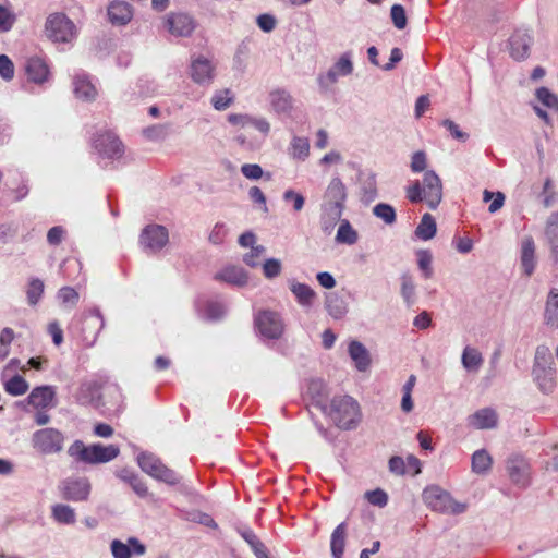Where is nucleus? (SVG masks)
Returning <instances> with one entry per match:
<instances>
[{
    "label": "nucleus",
    "instance_id": "f257e3e1",
    "mask_svg": "<svg viewBox=\"0 0 558 558\" xmlns=\"http://www.w3.org/2000/svg\"><path fill=\"white\" fill-rule=\"evenodd\" d=\"M68 453L78 462L98 464L116 459L120 453V449L114 445L94 444L85 446L83 441L75 440L69 447Z\"/></svg>",
    "mask_w": 558,
    "mask_h": 558
},
{
    "label": "nucleus",
    "instance_id": "f03ea898",
    "mask_svg": "<svg viewBox=\"0 0 558 558\" xmlns=\"http://www.w3.org/2000/svg\"><path fill=\"white\" fill-rule=\"evenodd\" d=\"M329 416L342 429H351L361 420L359 403L349 396L333 397L330 402Z\"/></svg>",
    "mask_w": 558,
    "mask_h": 558
},
{
    "label": "nucleus",
    "instance_id": "7ed1b4c3",
    "mask_svg": "<svg viewBox=\"0 0 558 558\" xmlns=\"http://www.w3.org/2000/svg\"><path fill=\"white\" fill-rule=\"evenodd\" d=\"M532 376L541 392L544 395L554 392L557 381L551 351H536Z\"/></svg>",
    "mask_w": 558,
    "mask_h": 558
},
{
    "label": "nucleus",
    "instance_id": "20e7f679",
    "mask_svg": "<svg viewBox=\"0 0 558 558\" xmlns=\"http://www.w3.org/2000/svg\"><path fill=\"white\" fill-rule=\"evenodd\" d=\"M45 34L53 43H71L76 37L75 24L64 13H51L45 22Z\"/></svg>",
    "mask_w": 558,
    "mask_h": 558
},
{
    "label": "nucleus",
    "instance_id": "39448f33",
    "mask_svg": "<svg viewBox=\"0 0 558 558\" xmlns=\"http://www.w3.org/2000/svg\"><path fill=\"white\" fill-rule=\"evenodd\" d=\"M423 500L429 509L441 513H461L465 509L464 505L454 501L449 493L438 486L425 488Z\"/></svg>",
    "mask_w": 558,
    "mask_h": 558
},
{
    "label": "nucleus",
    "instance_id": "423d86ee",
    "mask_svg": "<svg viewBox=\"0 0 558 558\" xmlns=\"http://www.w3.org/2000/svg\"><path fill=\"white\" fill-rule=\"evenodd\" d=\"M137 462L143 472L158 481L169 485H175L180 481L177 473L165 465L161 460L153 453H141L137 458Z\"/></svg>",
    "mask_w": 558,
    "mask_h": 558
},
{
    "label": "nucleus",
    "instance_id": "0eeeda50",
    "mask_svg": "<svg viewBox=\"0 0 558 558\" xmlns=\"http://www.w3.org/2000/svg\"><path fill=\"white\" fill-rule=\"evenodd\" d=\"M347 201V189L339 177H333L328 183L323 195L320 210L329 211L331 215L343 213Z\"/></svg>",
    "mask_w": 558,
    "mask_h": 558
},
{
    "label": "nucleus",
    "instance_id": "6e6552de",
    "mask_svg": "<svg viewBox=\"0 0 558 558\" xmlns=\"http://www.w3.org/2000/svg\"><path fill=\"white\" fill-rule=\"evenodd\" d=\"M64 436L56 428H43L33 434L34 449L43 454L58 453L63 449Z\"/></svg>",
    "mask_w": 558,
    "mask_h": 558
},
{
    "label": "nucleus",
    "instance_id": "1a4fd4ad",
    "mask_svg": "<svg viewBox=\"0 0 558 558\" xmlns=\"http://www.w3.org/2000/svg\"><path fill=\"white\" fill-rule=\"evenodd\" d=\"M168 242V229L161 225H148L142 230L140 235V244L148 254L160 252Z\"/></svg>",
    "mask_w": 558,
    "mask_h": 558
},
{
    "label": "nucleus",
    "instance_id": "9d476101",
    "mask_svg": "<svg viewBox=\"0 0 558 558\" xmlns=\"http://www.w3.org/2000/svg\"><path fill=\"white\" fill-rule=\"evenodd\" d=\"M254 322L259 333L268 339L280 338L284 329L282 318L277 312L260 311Z\"/></svg>",
    "mask_w": 558,
    "mask_h": 558
},
{
    "label": "nucleus",
    "instance_id": "9b49d317",
    "mask_svg": "<svg viewBox=\"0 0 558 558\" xmlns=\"http://www.w3.org/2000/svg\"><path fill=\"white\" fill-rule=\"evenodd\" d=\"M196 25L194 17L183 12H171L165 19L166 29L175 37H190Z\"/></svg>",
    "mask_w": 558,
    "mask_h": 558
},
{
    "label": "nucleus",
    "instance_id": "f8f14e48",
    "mask_svg": "<svg viewBox=\"0 0 558 558\" xmlns=\"http://www.w3.org/2000/svg\"><path fill=\"white\" fill-rule=\"evenodd\" d=\"M94 148L106 158H119L123 154L121 141L111 131H100L93 138Z\"/></svg>",
    "mask_w": 558,
    "mask_h": 558
},
{
    "label": "nucleus",
    "instance_id": "ddd939ff",
    "mask_svg": "<svg viewBox=\"0 0 558 558\" xmlns=\"http://www.w3.org/2000/svg\"><path fill=\"white\" fill-rule=\"evenodd\" d=\"M424 201L430 209H436L442 198V184L435 171L428 170L424 173L421 182Z\"/></svg>",
    "mask_w": 558,
    "mask_h": 558
},
{
    "label": "nucleus",
    "instance_id": "4468645a",
    "mask_svg": "<svg viewBox=\"0 0 558 558\" xmlns=\"http://www.w3.org/2000/svg\"><path fill=\"white\" fill-rule=\"evenodd\" d=\"M353 72L352 53L347 51L342 53L336 63L325 75H320L318 81L322 86L335 84L339 76H348Z\"/></svg>",
    "mask_w": 558,
    "mask_h": 558
},
{
    "label": "nucleus",
    "instance_id": "2eb2a0df",
    "mask_svg": "<svg viewBox=\"0 0 558 558\" xmlns=\"http://www.w3.org/2000/svg\"><path fill=\"white\" fill-rule=\"evenodd\" d=\"M104 325V317L99 308H90L84 314L81 330L87 344L92 345L94 343Z\"/></svg>",
    "mask_w": 558,
    "mask_h": 558
},
{
    "label": "nucleus",
    "instance_id": "dca6fc26",
    "mask_svg": "<svg viewBox=\"0 0 558 558\" xmlns=\"http://www.w3.org/2000/svg\"><path fill=\"white\" fill-rule=\"evenodd\" d=\"M90 493V484L86 478L68 480L62 485V497L72 501L87 500Z\"/></svg>",
    "mask_w": 558,
    "mask_h": 558
},
{
    "label": "nucleus",
    "instance_id": "f3484780",
    "mask_svg": "<svg viewBox=\"0 0 558 558\" xmlns=\"http://www.w3.org/2000/svg\"><path fill=\"white\" fill-rule=\"evenodd\" d=\"M107 14L111 24L123 26L131 22L133 9L126 1L114 0L108 5Z\"/></svg>",
    "mask_w": 558,
    "mask_h": 558
},
{
    "label": "nucleus",
    "instance_id": "a211bd4d",
    "mask_svg": "<svg viewBox=\"0 0 558 558\" xmlns=\"http://www.w3.org/2000/svg\"><path fill=\"white\" fill-rule=\"evenodd\" d=\"M532 38L526 31H515L509 38L510 54L515 60L525 59L529 56Z\"/></svg>",
    "mask_w": 558,
    "mask_h": 558
},
{
    "label": "nucleus",
    "instance_id": "6ab92c4d",
    "mask_svg": "<svg viewBox=\"0 0 558 558\" xmlns=\"http://www.w3.org/2000/svg\"><path fill=\"white\" fill-rule=\"evenodd\" d=\"M191 77L197 84H210L214 78V66L205 57H197L191 62Z\"/></svg>",
    "mask_w": 558,
    "mask_h": 558
},
{
    "label": "nucleus",
    "instance_id": "aec40b11",
    "mask_svg": "<svg viewBox=\"0 0 558 558\" xmlns=\"http://www.w3.org/2000/svg\"><path fill=\"white\" fill-rule=\"evenodd\" d=\"M520 260L524 274L530 277L536 267L535 243L532 236H524L522 239Z\"/></svg>",
    "mask_w": 558,
    "mask_h": 558
},
{
    "label": "nucleus",
    "instance_id": "412c9836",
    "mask_svg": "<svg viewBox=\"0 0 558 558\" xmlns=\"http://www.w3.org/2000/svg\"><path fill=\"white\" fill-rule=\"evenodd\" d=\"M56 391L50 386L36 387L28 396V403L35 409H47L53 407Z\"/></svg>",
    "mask_w": 558,
    "mask_h": 558
},
{
    "label": "nucleus",
    "instance_id": "4be33fe9",
    "mask_svg": "<svg viewBox=\"0 0 558 558\" xmlns=\"http://www.w3.org/2000/svg\"><path fill=\"white\" fill-rule=\"evenodd\" d=\"M25 72L29 81L43 84L49 77V68L45 60L38 57L29 58L26 61Z\"/></svg>",
    "mask_w": 558,
    "mask_h": 558
},
{
    "label": "nucleus",
    "instance_id": "5701e85b",
    "mask_svg": "<svg viewBox=\"0 0 558 558\" xmlns=\"http://www.w3.org/2000/svg\"><path fill=\"white\" fill-rule=\"evenodd\" d=\"M497 420L498 418L495 410L490 408H484L470 415L468 417V423L477 429H489L496 427Z\"/></svg>",
    "mask_w": 558,
    "mask_h": 558
},
{
    "label": "nucleus",
    "instance_id": "b1692460",
    "mask_svg": "<svg viewBox=\"0 0 558 558\" xmlns=\"http://www.w3.org/2000/svg\"><path fill=\"white\" fill-rule=\"evenodd\" d=\"M215 280L223 281L229 284L243 287L247 283V274L242 267L227 266L215 275Z\"/></svg>",
    "mask_w": 558,
    "mask_h": 558
},
{
    "label": "nucleus",
    "instance_id": "393cba45",
    "mask_svg": "<svg viewBox=\"0 0 558 558\" xmlns=\"http://www.w3.org/2000/svg\"><path fill=\"white\" fill-rule=\"evenodd\" d=\"M73 86L74 94L80 99L90 101L97 96V89L86 74H76L73 80Z\"/></svg>",
    "mask_w": 558,
    "mask_h": 558
},
{
    "label": "nucleus",
    "instance_id": "a878e982",
    "mask_svg": "<svg viewBox=\"0 0 558 558\" xmlns=\"http://www.w3.org/2000/svg\"><path fill=\"white\" fill-rule=\"evenodd\" d=\"M290 290L295 296L296 302L305 308H310L314 305L316 300V292L307 284L292 281L290 283Z\"/></svg>",
    "mask_w": 558,
    "mask_h": 558
},
{
    "label": "nucleus",
    "instance_id": "bb28decb",
    "mask_svg": "<svg viewBox=\"0 0 558 558\" xmlns=\"http://www.w3.org/2000/svg\"><path fill=\"white\" fill-rule=\"evenodd\" d=\"M100 386L97 383H86L80 387L76 396L77 402L81 404L100 405Z\"/></svg>",
    "mask_w": 558,
    "mask_h": 558
},
{
    "label": "nucleus",
    "instance_id": "cd10ccee",
    "mask_svg": "<svg viewBox=\"0 0 558 558\" xmlns=\"http://www.w3.org/2000/svg\"><path fill=\"white\" fill-rule=\"evenodd\" d=\"M347 523H340L331 533L330 550L333 558H342L347 539Z\"/></svg>",
    "mask_w": 558,
    "mask_h": 558
},
{
    "label": "nucleus",
    "instance_id": "c85d7f7f",
    "mask_svg": "<svg viewBox=\"0 0 558 558\" xmlns=\"http://www.w3.org/2000/svg\"><path fill=\"white\" fill-rule=\"evenodd\" d=\"M270 105L277 113H288L292 109V97L284 89H276L269 94Z\"/></svg>",
    "mask_w": 558,
    "mask_h": 558
},
{
    "label": "nucleus",
    "instance_id": "c756f323",
    "mask_svg": "<svg viewBox=\"0 0 558 558\" xmlns=\"http://www.w3.org/2000/svg\"><path fill=\"white\" fill-rule=\"evenodd\" d=\"M545 322L553 328H558V290L551 289L545 306Z\"/></svg>",
    "mask_w": 558,
    "mask_h": 558
},
{
    "label": "nucleus",
    "instance_id": "7c9ffc66",
    "mask_svg": "<svg viewBox=\"0 0 558 558\" xmlns=\"http://www.w3.org/2000/svg\"><path fill=\"white\" fill-rule=\"evenodd\" d=\"M326 308L335 319H341L348 313L347 302L337 294H329L326 298Z\"/></svg>",
    "mask_w": 558,
    "mask_h": 558
},
{
    "label": "nucleus",
    "instance_id": "2f4dec72",
    "mask_svg": "<svg viewBox=\"0 0 558 558\" xmlns=\"http://www.w3.org/2000/svg\"><path fill=\"white\" fill-rule=\"evenodd\" d=\"M436 221L430 214H424L420 225L415 229V235L423 240L428 241L436 234Z\"/></svg>",
    "mask_w": 558,
    "mask_h": 558
},
{
    "label": "nucleus",
    "instance_id": "473e14b6",
    "mask_svg": "<svg viewBox=\"0 0 558 558\" xmlns=\"http://www.w3.org/2000/svg\"><path fill=\"white\" fill-rule=\"evenodd\" d=\"M357 232L353 229L350 221L347 219L341 220L336 234V242L339 244L353 245L357 242Z\"/></svg>",
    "mask_w": 558,
    "mask_h": 558
},
{
    "label": "nucleus",
    "instance_id": "72a5a7b5",
    "mask_svg": "<svg viewBox=\"0 0 558 558\" xmlns=\"http://www.w3.org/2000/svg\"><path fill=\"white\" fill-rule=\"evenodd\" d=\"M507 470L511 480L517 484L524 485L526 483V464L519 458L508 461Z\"/></svg>",
    "mask_w": 558,
    "mask_h": 558
},
{
    "label": "nucleus",
    "instance_id": "f704fd0d",
    "mask_svg": "<svg viewBox=\"0 0 558 558\" xmlns=\"http://www.w3.org/2000/svg\"><path fill=\"white\" fill-rule=\"evenodd\" d=\"M292 158L304 161L310 155V142L306 137L293 136L290 144Z\"/></svg>",
    "mask_w": 558,
    "mask_h": 558
},
{
    "label": "nucleus",
    "instance_id": "c9c22d12",
    "mask_svg": "<svg viewBox=\"0 0 558 558\" xmlns=\"http://www.w3.org/2000/svg\"><path fill=\"white\" fill-rule=\"evenodd\" d=\"M227 314V306L219 301H209L206 303L203 317L207 320H220Z\"/></svg>",
    "mask_w": 558,
    "mask_h": 558
},
{
    "label": "nucleus",
    "instance_id": "e433bc0d",
    "mask_svg": "<svg viewBox=\"0 0 558 558\" xmlns=\"http://www.w3.org/2000/svg\"><path fill=\"white\" fill-rule=\"evenodd\" d=\"M492 457L485 450H477L472 456V470L475 473H485L492 468Z\"/></svg>",
    "mask_w": 558,
    "mask_h": 558
},
{
    "label": "nucleus",
    "instance_id": "4c0bfd02",
    "mask_svg": "<svg viewBox=\"0 0 558 558\" xmlns=\"http://www.w3.org/2000/svg\"><path fill=\"white\" fill-rule=\"evenodd\" d=\"M53 519L63 524H73L75 522V512L68 505L57 504L52 507Z\"/></svg>",
    "mask_w": 558,
    "mask_h": 558
},
{
    "label": "nucleus",
    "instance_id": "58836bf2",
    "mask_svg": "<svg viewBox=\"0 0 558 558\" xmlns=\"http://www.w3.org/2000/svg\"><path fill=\"white\" fill-rule=\"evenodd\" d=\"M401 295L408 305H413L416 301L415 284L410 274L401 276Z\"/></svg>",
    "mask_w": 558,
    "mask_h": 558
},
{
    "label": "nucleus",
    "instance_id": "ea45409f",
    "mask_svg": "<svg viewBox=\"0 0 558 558\" xmlns=\"http://www.w3.org/2000/svg\"><path fill=\"white\" fill-rule=\"evenodd\" d=\"M416 384V376L411 375L402 387L401 409L409 413L413 410L412 391Z\"/></svg>",
    "mask_w": 558,
    "mask_h": 558
},
{
    "label": "nucleus",
    "instance_id": "a19ab883",
    "mask_svg": "<svg viewBox=\"0 0 558 558\" xmlns=\"http://www.w3.org/2000/svg\"><path fill=\"white\" fill-rule=\"evenodd\" d=\"M4 389L11 396H22L28 390V384L22 376L15 375L4 384Z\"/></svg>",
    "mask_w": 558,
    "mask_h": 558
},
{
    "label": "nucleus",
    "instance_id": "79ce46f5",
    "mask_svg": "<svg viewBox=\"0 0 558 558\" xmlns=\"http://www.w3.org/2000/svg\"><path fill=\"white\" fill-rule=\"evenodd\" d=\"M537 100L546 108L558 112V97L551 93L547 87H539L536 89Z\"/></svg>",
    "mask_w": 558,
    "mask_h": 558
},
{
    "label": "nucleus",
    "instance_id": "37998d69",
    "mask_svg": "<svg viewBox=\"0 0 558 558\" xmlns=\"http://www.w3.org/2000/svg\"><path fill=\"white\" fill-rule=\"evenodd\" d=\"M373 214L381 219L386 225H393L396 222V210L395 208L386 203H378L373 208Z\"/></svg>",
    "mask_w": 558,
    "mask_h": 558
},
{
    "label": "nucleus",
    "instance_id": "c03bdc74",
    "mask_svg": "<svg viewBox=\"0 0 558 558\" xmlns=\"http://www.w3.org/2000/svg\"><path fill=\"white\" fill-rule=\"evenodd\" d=\"M44 282L40 279H31L26 290L27 302L29 305H36L39 302L44 293Z\"/></svg>",
    "mask_w": 558,
    "mask_h": 558
},
{
    "label": "nucleus",
    "instance_id": "a18cd8bd",
    "mask_svg": "<svg viewBox=\"0 0 558 558\" xmlns=\"http://www.w3.org/2000/svg\"><path fill=\"white\" fill-rule=\"evenodd\" d=\"M169 134V126L166 124H154L143 130V135L149 141H162Z\"/></svg>",
    "mask_w": 558,
    "mask_h": 558
},
{
    "label": "nucleus",
    "instance_id": "49530a36",
    "mask_svg": "<svg viewBox=\"0 0 558 558\" xmlns=\"http://www.w3.org/2000/svg\"><path fill=\"white\" fill-rule=\"evenodd\" d=\"M233 101V96L230 89H223L217 92L211 97V104L216 110H225L227 109Z\"/></svg>",
    "mask_w": 558,
    "mask_h": 558
},
{
    "label": "nucleus",
    "instance_id": "de8ad7c7",
    "mask_svg": "<svg viewBox=\"0 0 558 558\" xmlns=\"http://www.w3.org/2000/svg\"><path fill=\"white\" fill-rule=\"evenodd\" d=\"M416 255L418 268L423 271L424 277L429 279L433 276L432 254L429 251L420 250Z\"/></svg>",
    "mask_w": 558,
    "mask_h": 558
},
{
    "label": "nucleus",
    "instance_id": "09e8293b",
    "mask_svg": "<svg viewBox=\"0 0 558 558\" xmlns=\"http://www.w3.org/2000/svg\"><path fill=\"white\" fill-rule=\"evenodd\" d=\"M342 213H336L335 215H331L329 211L322 210L320 214V225L322 230L326 234H330L337 225L338 221H341Z\"/></svg>",
    "mask_w": 558,
    "mask_h": 558
},
{
    "label": "nucleus",
    "instance_id": "8fccbe9b",
    "mask_svg": "<svg viewBox=\"0 0 558 558\" xmlns=\"http://www.w3.org/2000/svg\"><path fill=\"white\" fill-rule=\"evenodd\" d=\"M481 351H463L462 363L469 371H475L482 364Z\"/></svg>",
    "mask_w": 558,
    "mask_h": 558
},
{
    "label": "nucleus",
    "instance_id": "3c124183",
    "mask_svg": "<svg viewBox=\"0 0 558 558\" xmlns=\"http://www.w3.org/2000/svg\"><path fill=\"white\" fill-rule=\"evenodd\" d=\"M15 21V14L8 8L0 4V33H7L11 31Z\"/></svg>",
    "mask_w": 558,
    "mask_h": 558
},
{
    "label": "nucleus",
    "instance_id": "603ef678",
    "mask_svg": "<svg viewBox=\"0 0 558 558\" xmlns=\"http://www.w3.org/2000/svg\"><path fill=\"white\" fill-rule=\"evenodd\" d=\"M282 199L286 203H292V207H293L294 211H301L305 204L304 196L301 193L295 192L292 189L284 191V193L282 195Z\"/></svg>",
    "mask_w": 558,
    "mask_h": 558
},
{
    "label": "nucleus",
    "instance_id": "864d4df0",
    "mask_svg": "<svg viewBox=\"0 0 558 558\" xmlns=\"http://www.w3.org/2000/svg\"><path fill=\"white\" fill-rule=\"evenodd\" d=\"M545 234L551 244L558 241V213H553L546 222Z\"/></svg>",
    "mask_w": 558,
    "mask_h": 558
},
{
    "label": "nucleus",
    "instance_id": "5fc2aeb1",
    "mask_svg": "<svg viewBox=\"0 0 558 558\" xmlns=\"http://www.w3.org/2000/svg\"><path fill=\"white\" fill-rule=\"evenodd\" d=\"M350 356L352 361L355 364V367L361 371L365 372L371 365V357L368 354V351H349Z\"/></svg>",
    "mask_w": 558,
    "mask_h": 558
},
{
    "label": "nucleus",
    "instance_id": "6e6d98bb",
    "mask_svg": "<svg viewBox=\"0 0 558 558\" xmlns=\"http://www.w3.org/2000/svg\"><path fill=\"white\" fill-rule=\"evenodd\" d=\"M390 15H391L393 25L398 29H403L405 27L407 16H405L404 8L401 4H393L391 7Z\"/></svg>",
    "mask_w": 558,
    "mask_h": 558
},
{
    "label": "nucleus",
    "instance_id": "4d7b16f0",
    "mask_svg": "<svg viewBox=\"0 0 558 558\" xmlns=\"http://www.w3.org/2000/svg\"><path fill=\"white\" fill-rule=\"evenodd\" d=\"M123 480L126 481L133 490L141 497H145L148 494V488L146 484L135 474H129L123 476Z\"/></svg>",
    "mask_w": 558,
    "mask_h": 558
},
{
    "label": "nucleus",
    "instance_id": "13d9d810",
    "mask_svg": "<svg viewBox=\"0 0 558 558\" xmlns=\"http://www.w3.org/2000/svg\"><path fill=\"white\" fill-rule=\"evenodd\" d=\"M78 298H80V295L76 292V290L71 287H63L58 291V299L63 304H71L74 306L77 304Z\"/></svg>",
    "mask_w": 558,
    "mask_h": 558
},
{
    "label": "nucleus",
    "instance_id": "bf43d9fd",
    "mask_svg": "<svg viewBox=\"0 0 558 558\" xmlns=\"http://www.w3.org/2000/svg\"><path fill=\"white\" fill-rule=\"evenodd\" d=\"M264 276L268 279L276 278L281 272V263L279 259L269 258L266 259L263 265Z\"/></svg>",
    "mask_w": 558,
    "mask_h": 558
},
{
    "label": "nucleus",
    "instance_id": "052dcab7",
    "mask_svg": "<svg viewBox=\"0 0 558 558\" xmlns=\"http://www.w3.org/2000/svg\"><path fill=\"white\" fill-rule=\"evenodd\" d=\"M367 501L374 506L385 507L388 502V495L380 488L366 492Z\"/></svg>",
    "mask_w": 558,
    "mask_h": 558
},
{
    "label": "nucleus",
    "instance_id": "680f3d73",
    "mask_svg": "<svg viewBox=\"0 0 558 558\" xmlns=\"http://www.w3.org/2000/svg\"><path fill=\"white\" fill-rule=\"evenodd\" d=\"M228 234V229L225 223L218 222L214 226L209 233L208 240L215 245L221 244Z\"/></svg>",
    "mask_w": 558,
    "mask_h": 558
},
{
    "label": "nucleus",
    "instance_id": "e2e57ef3",
    "mask_svg": "<svg viewBox=\"0 0 558 558\" xmlns=\"http://www.w3.org/2000/svg\"><path fill=\"white\" fill-rule=\"evenodd\" d=\"M0 75L5 81H10L14 76V64L5 54H0Z\"/></svg>",
    "mask_w": 558,
    "mask_h": 558
},
{
    "label": "nucleus",
    "instance_id": "0e129e2a",
    "mask_svg": "<svg viewBox=\"0 0 558 558\" xmlns=\"http://www.w3.org/2000/svg\"><path fill=\"white\" fill-rule=\"evenodd\" d=\"M441 125L447 129L453 138L460 142H465L469 138L468 133L462 132L459 125L452 120L446 119L441 122Z\"/></svg>",
    "mask_w": 558,
    "mask_h": 558
},
{
    "label": "nucleus",
    "instance_id": "69168bd1",
    "mask_svg": "<svg viewBox=\"0 0 558 558\" xmlns=\"http://www.w3.org/2000/svg\"><path fill=\"white\" fill-rule=\"evenodd\" d=\"M256 23L263 32L270 33L275 29L277 21L274 15L264 13L257 16Z\"/></svg>",
    "mask_w": 558,
    "mask_h": 558
},
{
    "label": "nucleus",
    "instance_id": "338daca9",
    "mask_svg": "<svg viewBox=\"0 0 558 558\" xmlns=\"http://www.w3.org/2000/svg\"><path fill=\"white\" fill-rule=\"evenodd\" d=\"M242 174L251 180H258L263 177V169L259 165L256 163H244L241 167Z\"/></svg>",
    "mask_w": 558,
    "mask_h": 558
},
{
    "label": "nucleus",
    "instance_id": "774afa93",
    "mask_svg": "<svg viewBox=\"0 0 558 558\" xmlns=\"http://www.w3.org/2000/svg\"><path fill=\"white\" fill-rule=\"evenodd\" d=\"M111 551L114 558H131V547L121 541L114 539L111 543Z\"/></svg>",
    "mask_w": 558,
    "mask_h": 558
}]
</instances>
